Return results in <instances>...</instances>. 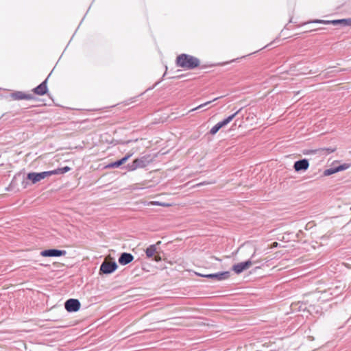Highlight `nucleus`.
Wrapping results in <instances>:
<instances>
[{"mask_svg": "<svg viewBox=\"0 0 351 351\" xmlns=\"http://www.w3.org/2000/svg\"><path fill=\"white\" fill-rule=\"evenodd\" d=\"M71 170V168L68 166H65L62 168H58L56 169L50 171L51 176L52 175H56V174H63L66 172H68Z\"/></svg>", "mask_w": 351, "mask_h": 351, "instance_id": "f3484780", "label": "nucleus"}, {"mask_svg": "<svg viewBox=\"0 0 351 351\" xmlns=\"http://www.w3.org/2000/svg\"><path fill=\"white\" fill-rule=\"evenodd\" d=\"M219 98V97H216V98H215V99H214L213 100H212V101H206V102H205L204 104H201V105L198 106L197 107H196V108H193L191 111H194V110H197V109H199V108H202V107H204V106H207L208 104H210L212 101H214L217 100Z\"/></svg>", "mask_w": 351, "mask_h": 351, "instance_id": "4be33fe9", "label": "nucleus"}, {"mask_svg": "<svg viewBox=\"0 0 351 351\" xmlns=\"http://www.w3.org/2000/svg\"><path fill=\"white\" fill-rule=\"evenodd\" d=\"M214 183H215V181H213V182H199V183L197 184L196 186H200L211 184H214Z\"/></svg>", "mask_w": 351, "mask_h": 351, "instance_id": "a878e982", "label": "nucleus"}, {"mask_svg": "<svg viewBox=\"0 0 351 351\" xmlns=\"http://www.w3.org/2000/svg\"><path fill=\"white\" fill-rule=\"evenodd\" d=\"M232 270L237 274L242 273L243 271L246 270L245 267V265L243 262L234 265L232 267Z\"/></svg>", "mask_w": 351, "mask_h": 351, "instance_id": "a211bd4d", "label": "nucleus"}, {"mask_svg": "<svg viewBox=\"0 0 351 351\" xmlns=\"http://www.w3.org/2000/svg\"><path fill=\"white\" fill-rule=\"evenodd\" d=\"M241 108L238 110L237 112L233 113L232 114L228 116L226 119H224L223 121H219V123L220 124L221 128L226 125H227L229 123H230L233 119L241 112Z\"/></svg>", "mask_w": 351, "mask_h": 351, "instance_id": "2eb2a0df", "label": "nucleus"}, {"mask_svg": "<svg viewBox=\"0 0 351 351\" xmlns=\"http://www.w3.org/2000/svg\"><path fill=\"white\" fill-rule=\"evenodd\" d=\"M308 23H320V24H329L328 21L327 20H321V19H315Z\"/></svg>", "mask_w": 351, "mask_h": 351, "instance_id": "b1692460", "label": "nucleus"}, {"mask_svg": "<svg viewBox=\"0 0 351 351\" xmlns=\"http://www.w3.org/2000/svg\"><path fill=\"white\" fill-rule=\"evenodd\" d=\"M197 275L202 276V277L211 278V279H213L217 281H220V280L228 279L230 276V271H222V272H218V273H215V274H206V275L198 274Z\"/></svg>", "mask_w": 351, "mask_h": 351, "instance_id": "423d86ee", "label": "nucleus"}, {"mask_svg": "<svg viewBox=\"0 0 351 351\" xmlns=\"http://www.w3.org/2000/svg\"><path fill=\"white\" fill-rule=\"evenodd\" d=\"M199 64L200 61L197 58L186 53L178 56L176 60V66L184 70L194 69L199 66Z\"/></svg>", "mask_w": 351, "mask_h": 351, "instance_id": "f257e3e1", "label": "nucleus"}, {"mask_svg": "<svg viewBox=\"0 0 351 351\" xmlns=\"http://www.w3.org/2000/svg\"><path fill=\"white\" fill-rule=\"evenodd\" d=\"M134 154L133 152L128 153L123 158L121 159L117 160L115 162H111L108 164L106 167L108 168H117L124 164L130 157Z\"/></svg>", "mask_w": 351, "mask_h": 351, "instance_id": "9b49d317", "label": "nucleus"}, {"mask_svg": "<svg viewBox=\"0 0 351 351\" xmlns=\"http://www.w3.org/2000/svg\"><path fill=\"white\" fill-rule=\"evenodd\" d=\"M341 21H342V19L328 21L329 24H332L334 25H337L339 24L341 25Z\"/></svg>", "mask_w": 351, "mask_h": 351, "instance_id": "393cba45", "label": "nucleus"}, {"mask_svg": "<svg viewBox=\"0 0 351 351\" xmlns=\"http://www.w3.org/2000/svg\"><path fill=\"white\" fill-rule=\"evenodd\" d=\"M152 162L150 155H145L136 158L132 163L127 165L126 168L129 171H134L137 169L145 168Z\"/></svg>", "mask_w": 351, "mask_h": 351, "instance_id": "f03ea898", "label": "nucleus"}, {"mask_svg": "<svg viewBox=\"0 0 351 351\" xmlns=\"http://www.w3.org/2000/svg\"><path fill=\"white\" fill-rule=\"evenodd\" d=\"M337 172V168H336V167H331L330 169H326L324 171V176H330Z\"/></svg>", "mask_w": 351, "mask_h": 351, "instance_id": "aec40b11", "label": "nucleus"}, {"mask_svg": "<svg viewBox=\"0 0 351 351\" xmlns=\"http://www.w3.org/2000/svg\"><path fill=\"white\" fill-rule=\"evenodd\" d=\"M134 259V256L130 253L123 252L119 258V263L121 265H125L131 263Z\"/></svg>", "mask_w": 351, "mask_h": 351, "instance_id": "4468645a", "label": "nucleus"}, {"mask_svg": "<svg viewBox=\"0 0 351 351\" xmlns=\"http://www.w3.org/2000/svg\"><path fill=\"white\" fill-rule=\"evenodd\" d=\"M65 250H60L57 249L45 250L40 252V255L45 257H58L66 255Z\"/></svg>", "mask_w": 351, "mask_h": 351, "instance_id": "6e6552de", "label": "nucleus"}, {"mask_svg": "<svg viewBox=\"0 0 351 351\" xmlns=\"http://www.w3.org/2000/svg\"><path fill=\"white\" fill-rule=\"evenodd\" d=\"M341 25L343 26H349L351 27V18L343 19L341 21Z\"/></svg>", "mask_w": 351, "mask_h": 351, "instance_id": "5701e85b", "label": "nucleus"}, {"mask_svg": "<svg viewBox=\"0 0 351 351\" xmlns=\"http://www.w3.org/2000/svg\"><path fill=\"white\" fill-rule=\"evenodd\" d=\"M335 151V148L328 147V148H319L316 149H310L308 150L305 154H319V155H328L331 154Z\"/></svg>", "mask_w": 351, "mask_h": 351, "instance_id": "9d476101", "label": "nucleus"}, {"mask_svg": "<svg viewBox=\"0 0 351 351\" xmlns=\"http://www.w3.org/2000/svg\"><path fill=\"white\" fill-rule=\"evenodd\" d=\"M221 128L220 124L217 123L210 130V134L211 135H215L217 132Z\"/></svg>", "mask_w": 351, "mask_h": 351, "instance_id": "6ab92c4d", "label": "nucleus"}, {"mask_svg": "<svg viewBox=\"0 0 351 351\" xmlns=\"http://www.w3.org/2000/svg\"><path fill=\"white\" fill-rule=\"evenodd\" d=\"M255 254H256V250L254 251V252L253 253V254L252 255V256L250 257V258L249 260H247L245 262H243L245 265V267L246 269H249L253 264H256L260 262V261L254 259Z\"/></svg>", "mask_w": 351, "mask_h": 351, "instance_id": "dca6fc26", "label": "nucleus"}, {"mask_svg": "<svg viewBox=\"0 0 351 351\" xmlns=\"http://www.w3.org/2000/svg\"><path fill=\"white\" fill-rule=\"evenodd\" d=\"M12 97L15 100H31L34 99V96L31 94H26L22 91H16L11 95Z\"/></svg>", "mask_w": 351, "mask_h": 351, "instance_id": "ddd939ff", "label": "nucleus"}, {"mask_svg": "<svg viewBox=\"0 0 351 351\" xmlns=\"http://www.w3.org/2000/svg\"><path fill=\"white\" fill-rule=\"evenodd\" d=\"M50 171H43L40 173L31 172L27 176V178L29 180L32 184H36L47 176H50Z\"/></svg>", "mask_w": 351, "mask_h": 351, "instance_id": "20e7f679", "label": "nucleus"}, {"mask_svg": "<svg viewBox=\"0 0 351 351\" xmlns=\"http://www.w3.org/2000/svg\"><path fill=\"white\" fill-rule=\"evenodd\" d=\"M350 167V165L344 163L343 165L336 167V168H337V172H339L341 171L346 170V169H348Z\"/></svg>", "mask_w": 351, "mask_h": 351, "instance_id": "412c9836", "label": "nucleus"}, {"mask_svg": "<svg viewBox=\"0 0 351 351\" xmlns=\"http://www.w3.org/2000/svg\"><path fill=\"white\" fill-rule=\"evenodd\" d=\"M161 243V241H158L156 244L150 245L145 250V254L147 258H152V260L156 262H159L161 261V257L157 253V245H159Z\"/></svg>", "mask_w": 351, "mask_h": 351, "instance_id": "7ed1b4c3", "label": "nucleus"}, {"mask_svg": "<svg viewBox=\"0 0 351 351\" xmlns=\"http://www.w3.org/2000/svg\"><path fill=\"white\" fill-rule=\"evenodd\" d=\"M47 78L45 79L40 84H39L38 86L34 88L32 91L34 93L38 95H44L47 93L48 88H47Z\"/></svg>", "mask_w": 351, "mask_h": 351, "instance_id": "f8f14e48", "label": "nucleus"}, {"mask_svg": "<svg viewBox=\"0 0 351 351\" xmlns=\"http://www.w3.org/2000/svg\"><path fill=\"white\" fill-rule=\"evenodd\" d=\"M309 167V162L307 159H302L294 162L293 168L295 171H306Z\"/></svg>", "mask_w": 351, "mask_h": 351, "instance_id": "1a4fd4ad", "label": "nucleus"}, {"mask_svg": "<svg viewBox=\"0 0 351 351\" xmlns=\"http://www.w3.org/2000/svg\"><path fill=\"white\" fill-rule=\"evenodd\" d=\"M81 304L77 299H69L64 303V308L68 312H76L80 308Z\"/></svg>", "mask_w": 351, "mask_h": 351, "instance_id": "0eeeda50", "label": "nucleus"}, {"mask_svg": "<svg viewBox=\"0 0 351 351\" xmlns=\"http://www.w3.org/2000/svg\"><path fill=\"white\" fill-rule=\"evenodd\" d=\"M117 264L114 261H104L100 266L99 272L104 274H110L114 272L117 269Z\"/></svg>", "mask_w": 351, "mask_h": 351, "instance_id": "39448f33", "label": "nucleus"}, {"mask_svg": "<svg viewBox=\"0 0 351 351\" xmlns=\"http://www.w3.org/2000/svg\"><path fill=\"white\" fill-rule=\"evenodd\" d=\"M152 204H154V205H162V204L160 203L159 202H152Z\"/></svg>", "mask_w": 351, "mask_h": 351, "instance_id": "bb28decb", "label": "nucleus"}]
</instances>
